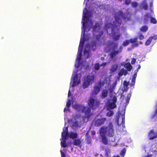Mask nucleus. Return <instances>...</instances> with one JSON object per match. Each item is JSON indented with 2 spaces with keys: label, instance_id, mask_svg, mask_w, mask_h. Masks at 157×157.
<instances>
[{
  "label": "nucleus",
  "instance_id": "24",
  "mask_svg": "<svg viewBox=\"0 0 157 157\" xmlns=\"http://www.w3.org/2000/svg\"><path fill=\"white\" fill-rule=\"evenodd\" d=\"M150 22L151 23L155 24L157 23V21L155 18L151 16H150Z\"/></svg>",
  "mask_w": 157,
  "mask_h": 157
},
{
  "label": "nucleus",
  "instance_id": "38",
  "mask_svg": "<svg viewBox=\"0 0 157 157\" xmlns=\"http://www.w3.org/2000/svg\"><path fill=\"white\" fill-rule=\"evenodd\" d=\"M103 32L102 31H99V42L100 41H101V39L100 38V37L102 35H103Z\"/></svg>",
  "mask_w": 157,
  "mask_h": 157
},
{
  "label": "nucleus",
  "instance_id": "34",
  "mask_svg": "<svg viewBox=\"0 0 157 157\" xmlns=\"http://www.w3.org/2000/svg\"><path fill=\"white\" fill-rule=\"evenodd\" d=\"M93 93L95 94H98V86H94V91Z\"/></svg>",
  "mask_w": 157,
  "mask_h": 157
},
{
  "label": "nucleus",
  "instance_id": "29",
  "mask_svg": "<svg viewBox=\"0 0 157 157\" xmlns=\"http://www.w3.org/2000/svg\"><path fill=\"white\" fill-rule=\"evenodd\" d=\"M130 43L129 40H125L122 44V45L124 46H126L128 45Z\"/></svg>",
  "mask_w": 157,
  "mask_h": 157
},
{
  "label": "nucleus",
  "instance_id": "5",
  "mask_svg": "<svg viewBox=\"0 0 157 157\" xmlns=\"http://www.w3.org/2000/svg\"><path fill=\"white\" fill-rule=\"evenodd\" d=\"M94 75H87L84 79V82L83 84V87L84 88H87L90 84H91L94 82Z\"/></svg>",
  "mask_w": 157,
  "mask_h": 157
},
{
  "label": "nucleus",
  "instance_id": "47",
  "mask_svg": "<svg viewBox=\"0 0 157 157\" xmlns=\"http://www.w3.org/2000/svg\"><path fill=\"white\" fill-rule=\"evenodd\" d=\"M128 89V86H124V90L123 91H127Z\"/></svg>",
  "mask_w": 157,
  "mask_h": 157
},
{
  "label": "nucleus",
  "instance_id": "26",
  "mask_svg": "<svg viewBox=\"0 0 157 157\" xmlns=\"http://www.w3.org/2000/svg\"><path fill=\"white\" fill-rule=\"evenodd\" d=\"M85 140H86V143L87 144H91V138L90 136H88L86 137L85 138Z\"/></svg>",
  "mask_w": 157,
  "mask_h": 157
},
{
  "label": "nucleus",
  "instance_id": "63",
  "mask_svg": "<svg viewBox=\"0 0 157 157\" xmlns=\"http://www.w3.org/2000/svg\"><path fill=\"white\" fill-rule=\"evenodd\" d=\"M148 156H149L148 157H151L152 156V155H149Z\"/></svg>",
  "mask_w": 157,
  "mask_h": 157
},
{
  "label": "nucleus",
  "instance_id": "43",
  "mask_svg": "<svg viewBox=\"0 0 157 157\" xmlns=\"http://www.w3.org/2000/svg\"><path fill=\"white\" fill-rule=\"evenodd\" d=\"M155 117H157V109L155 111V113L152 116L151 118H154Z\"/></svg>",
  "mask_w": 157,
  "mask_h": 157
},
{
  "label": "nucleus",
  "instance_id": "32",
  "mask_svg": "<svg viewBox=\"0 0 157 157\" xmlns=\"http://www.w3.org/2000/svg\"><path fill=\"white\" fill-rule=\"evenodd\" d=\"M113 113V112L112 110H109V111L107 113L106 115L108 117H110L112 116Z\"/></svg>",
  "mask_w": 157,
  "mask_h": 157
},
{
  "label": "nucleus",
  "instance_id": "55",
  "mask_svg": "<svg viewBox=\"0 0 157 157\" xmlns=\"http://www.w3.org/2000/svg\"><path fill=\"white\" fill-rule=\"evenodd\" d=\"M136 74H137V73H136L135 74H134V75H133V78H134L135 79H136Z\"/></svg>",
  "mask_w": 157,
  "mask_h": 157
},
{
  "label": "nucleus",
  "instance_id": "51",
  "mask_svg": "<svg viewBox=\"0 0 157 157\" xmlns=\"http://www.w3.org/2000/svg\"><path fill=\"white\" fill-rule=\"evenodd\" d=\"M71 95V90H69L68 92V97H70Z\"/></svg>",
  "mask_w": 157,
  "mask_h": 157
},
{
  "label": "nucleus",
  "instance_id": "58",
  "mask_svg": "<svg viewBox=\"0 0 157 157\" xmlns=\"http://www.w3.org/2000/svg\"><path fill=\"white\" fill-rule=\"evenodd\" d=\"M132 82H133L134 84L135 83V79L134 78H133L132 79Z\"/></svg>",
  "mask_w": 157,
  "mask_h": 157
},
{
  "label": "nucleus",
  "instance_id": "12",
  "mask_svg": "<svg viewBox=\"0 0 157 157\" xmlns=\"http://www.w3.org/2000/svg\"><path fill=\"white\" fill-rule=\"evenodd\" d=\"M71 138L72 139H76L78 137V134L76 132H67V136Z\"/></svg>",
  "mask_w": 157,
  "mask_h": 157
},
{
  "label": "nucleus",
  "instance_id": "61",
  "mask_svg": "<svg viewBox=\"0 0 157 157\" xmlns=\"http://www.w3.org/2000/svg\"><path fill=\"white\" fill-rule=\"evenodd\" d=\"M120 50L119 51L121 50L122 51V49L123 48V47L122 46H121L120 47Z\"/></svg>",
  "mask_w": 157,
  "mask_h": 157
},
{
  "label": "nucleus",
  "instance_id": "44",
  "mask_svg": "<svg viewBox=\"0 0 157 157\" xmlns=\"http://www.w3.org/2000/svg\"><path fill=\"white\" fill-rule=\"evenodd\" d=\"M131 2V0H125V3L127 5L129 4Z\"/></svg>",
  "mask_w": 157,
  "mask_h": 157
},
{
  "label": "nucleus",
  "instance_id": "25",
  "mask_svg": "<svg viewBox=\"0 0 157 157\" xmlns=\"http://www.w3.org/2000/svg\"><path fill=\"white\" fill-rule=\"evenodd\" d=\"M84 43V40H82V39L81 38L78 48L82 49Z\"/></svg>",
  "mask_w": 157,
  "mask_h": 157
},
{
  "label": "nucleus",
  "instance_id": "52",
  "mask_svg": "<svg viewBox=\"0 0 157 157\" xmlns=\"http://www.w3.org/2000/svg\"><path fill=\"white\" fill-rule=\"evenodd\" d=\"M61 157H65V154L61 151Z\"/></svg>",
  "mask_w": 157,
  "mask_h": 157
},
{
  "label": "nucleus",
  "instance_id": "64",
  "mask_svg": "<svg viewBox=\"0 0 157 157\" xmlns=\"http://www.w3.org/2000/svg\"><path fill=\"white\" fill-rule=\"evenodd\" d=\"M100 157H104L102 155H100Z\"/></svg>",
  "mask_w": 157,
  "mask_h": 157
},
{
  "label": "nucleus",
  "instance_id": "40",
  "mask_svg": "<svg viewBox=\"0 0 157 157\" xmlns=\"http://www.w3.org/2000/svg\"><path fill=\"white\" fill-rule=\"evenodd\" d=\"M144 38V35H143L142 34H140L139 36V38L140 40H143Z\"/></svg>",
  "mask_w": 157,
  "mask_h": 157
},
{
  "label": "nucleus",
  "instance_id": "22",
  "mask_svg": "<svg viewBox=\"0 0 157 157\" xmlns=\"http://www.w3.org/2000/svg\"><path fill=\"white\" fill-rule=\"evenodd\" d=\"M72 126L74 128H77L80 127L78 121H76L73 123Z\"/></svg>",
  "mask_w": 157,
  "mask_h": 157
},
{
  "label": "nucleus",
  "instance_id": "33",
  "mask_svg": "<svg viewBox=\"0 0 157 157\" xmlns=\"http://www.w3.org/2000/svg\"><path fill=\"white\" fill-rule=\"evenodd\" d=\"M110 45H113V47L114 49H115L117 47L118 45V44L117 43H115L113 41H111L110 43Z\"/></svg>",
  "mask_w": 157,
  "mask_h": 157
},
{
  "label": "nucleus",
  "instance_id": "48",
  "mask_svg": "<svg viewBox=\"0 0 157 157\" xmlns=\"http://www.w3.org/2000/svg\"><path fill=\"white\" fill-rule=\"evenodd\" d=\"M150 37L152 38V39H154L155 40H156L157 39V35H155L153 36H151Z\"/></svg>",
  "mask_w": 157,
  "mask_h": 157
},
{
  "label": "nucleus",
  "instance_id": "28",
  "mask_svg": "<svg viewBox=\"0 0 157 157\" xmlns=\"http://www.w3.org/2000/svg\"><path fill=\"white\" fill-rule=\"evenodd\" d=\"M137 37H135L134 38L130 39L129 40V41H130V43L133 44L137 42Z\"/></svg>",
  "mask_w": 157,
  "mask_h": 157
},
{
  "label": "nucleus",
  "instance_id": "15",
  "mask_svg": "<svg viewBox=\"0 0 157 157\" xmlns=\"http://www.w3.org/2000/svg\"><path fill=\"white\" fill-rule=\"evenodd\" d=\"M118 67V64H115L113 65L110 69V73H112L116 71L117 70Z\"/></svg>",
  "mask_w": 157,
  "mask_h": 157
},
{
  "label": "nucleus",
  "instance_id": "41",
  "mask_svg": "<svg viewBox=\"0 0 157 157\" xmlns=\"http://www.w3.org/2000/svg\"><path fill=\"white\" fill-rule=\"evenodd\" d=\"M124 86H128L129 85V82H127V81L125 80L124 82Z\"/></svg>",
  "mask_w": 157,
  "mask_h": 157
},
{
  "label": "nucleus",
  "instance_id": "7",
  "mask_svg": "<svg viewBox=\"0 0 157 157\" xmlns=\"http://www.w3.org/2000/svg\"><path fill=\"white\" fill-rule=\"evenodd\" d=\"M82 109V111L83 112H85V115L82 117V121L83 122H87L91 116L93 115V113L91 112V109Z\"/></svg>",
  "mask_w": 157,
  "mask_h": 157
},
{
  "label": "nucleus",
  "instance_id": "49",
  "mask_svg": "<svg viewBox=\"0 0 157 157\" xmlns=\"http://www.w3.org/2000/svg\"><path fill=\"white\" fill-rule=\"evenodd\" d=\"M90 128H89V129L86 132V137L88 136H90L89 135V134L90 132Z\"/></svg>",
  "mask_w": 157,
  "mask_h": 157
},
{
  "label": "nucleus",
  "instance_id": "30",
  "mask_svg": "<svg viewBox=\"0 0 157 157\" xmlns=\"http://www.w3.org/2000/svg\"><path fill=\"white\" fill-rule=\"evenodd\" d=\"M117 83V80H116L114 82V83L112 84V88H110L109 90L110 91H111L112 90H113L114 89H115V88L116 86Z\"/></svg>",
  "mask_w": 157,
  "mask_h": 157
},
{
  "label": "nucleus",
  "instance_id": "14",
  "mask_svg": "<svg viewBox=\"0 0 157 157\" xmlns=\"http://www.w3.org/2000/svg\"><path fill=\"white\" fill-rule=\"evenodd\" d=\"M108 93V91L106 89L103 90L101 94L100 95L101 98L103 99L107 97Z\"/></svg>",
  "mask_w": 157,
  "mask_h": 157
},
{
  "label": "nucleus",
  "instance_id": "60",
  "mask_svg": "<svg viewBox=\"0 0 157 157\" xmlns=\"http://www.w3.org/2000/svg\"><path fill=\"white\" fill-rule=\"evenodd\" d=\"M69 110L70 111L69 109H64V111L65 112V111Z\"/></svg>",
  "mask_w": 157,
  "mask_h": 157
},
{
  "label": "nucleus",
  "instance_id": "18",
  "mask_svg": "<svg viewBox=\"0 0 157 157\" xmlns=\"http://www.w3.org/2000/svg\"><path fill=\"white\" fill-rule=\"evenodd\" d=\"M82 141L80 139H75L73 142V144L75 146H80L81 147Z\"/></svg>",
  "mask_w": 157,
  "mask_h": 157
},
{
  "label": "nucleus",
  "instance_id": "10",
  "mask_svg": "<svg viewBox=\"0 0 157 157\" xmlns=\"http://www.w3.org/2000/svg\"><path fill=\"white\" fill-rule=\"evenodd\" d=\"M73 82L72 84V80H71L70 82V86L73 87L80 83V80L78 79V75L76 74L73 78Z\"/></svg>",
  "mask_w": 157,
  "mask_h": 157
},
{
  "label": "nucleus",
  "instance_id": "2",
  "mask_svg": "<svg viewBox=\"0 0 157 157\" xmlns=\"http://www.w3.org/2000/svg\"><path fill=\"white\" fill-rule=\"evenodd\" d=\"M98 22H97L93 27V36L91 39L90 42L86 45L84 50V54L86 58L90 56L89 51H95L97 49L98 42V34H95L98 32Z\"/></svg>",
  "mask_w": 157,
  "mask_h": 157
},
{
  "label": "nucleus",
  "instance_id": "53",
  "mask_svg": "<svg viewBox=\"0 0 157 157\" xmlns=\"http://www.w3.org/2000/svg\"><path fill=\"white\" fill-rule=\"evenodd\" d=\"M139 45V44L138 43H135L133 45V46L134 47H138Z\"/></svg>",
  "mask_w": 157,
  "mask_h": 157
},
{
  "label": "nucleus",
  "instance_id": "62",
  "mask_svg": "<svg viewBox=\"0 0 157 157\" xmlns=\"http://www.w3.org/2000/svg\"><path fill=\"white\" fill-rule=\"evenodd\" d=\"M112 157H120V156L118 155H117V156L114 155Z\"/></svg>",
  "mask_w": 157,
  "mask_h": 157
},
{
  "label": "nucleus",
  "instance_id": "46",
  "mask_svg": "<svg viewBox=\"0 0 157 157\" xmlns=\"http://www.w3.org/2000/svg\"><path fill=\"white\" fill-rule=\"evenodd\" d=\"M95 69L96 70H98V63H96L94 66Z\"/></svg>",
  "mask_w": 157,
  "mask_h": 157
},
{
  "label": "nucleus",
  "instance_id": "11",
  "mask_svg": "<svg viewBox=\"0 0 157 157\" xmlns=\"http://www.w3.org/2000/svg\"><path fill=\"white\" fill-rule=\"evenodd\" d=\"M149 140H152L157 138V132H155L153 129L150 130L148 135Z\"/></svg>",
  "mask_w": 157,
  "mask_h": 157
},
{
  "label": "nucleus",
  "instance_id": "1",
  "mask_svg": "<svg viewBox=\"0 0 157 157\" xmlns=\"http://www.w3.org/2000/svg\"><path fill=\"white\" fill-rule=\"evenodd\" d=\"M120 17L126 21H129L131 19V15L130 12L124 13L121 10H119L115 14V21H113V23H107L105 26V29L107 33L110 36H113V39L115 41L118 40L121 35L119 29L122 23Z\"/></svg>",
  "mask_w": 157,
  "mask_h": 157
},
{
  "label": "nucleus",
  "instance_id": "9",
  "mask_svg": "<svg viewBox=\"0 0 157 157\" xmlns=\"http://www.w3.org/2000/svg\"><path fill=\"white\" fill-rule=\"evenodd\" d=\"M117 101V98L116 96H113L112 99L109 100L106 104L107 108H116V104Z\"/></svg>",
  "mask_w": 157,
  "mask_h": 157
},
{
  "label": "nucleus",
  "instance_id": "27",
  "mask_svg": "<svg viewBox=\"0 0 157 157\" xmlns=\"http://www.w3.org/2000/svg\"><path fill=\"white\" fill-rule=\"evenodd\" d=\"M152 40V38L150 37L147 40L145 43V44L146 46H148L149 45Z\"/></svg>",
  "mask_w": 157,
  "mask_h": 157
},
{
  "label": "nucleus",
  "instance_id": "45",
  "mask_svg": "<svg viewBox=\"0 0 157 157\" xmlns=\"http://www.w3.org/2000/svg\"><path fill=\"white\" fill-rule=\"evenodd\" d=\"M151 152L153 153V154L156 155L157 154V150H152Z\"/></svg>",
  "mask_w": 157,
  "mask_h": 157
},
{
  "label": "nucleus",
  "instance_id": "23",
  "mask_svg": "<svg viewBox=\"0 0 157 157\" xmlns=\"http://www.w3.org/2000/svg\"><path fill=\"white\" fill-rule=\"evenodd\" d=\"M148 30V28L146 25H144L142 26L140 29V31L144 32H145L147 31Z\"/></svg>",
  "mask_w": 157,
  "mask_h": 157
},
{
  "label": "nucleus",
  "instance_id": "21",
  "mask_svg": "<svg viewBox=\"0 0 157 157\" xmlns=\"http://www.w3.org/2000/svg\"><path fill=\"white\" fill-rule=\"evenodd\" d=\"M106 120V119L105 118L99 119V126L103 124Z\"/></svg>",
  "mask_w": 157,
  "mask_h": 157
},
{
  "label": "nucleus",
  "instance_id": "16",
  "mask_svg": "<svg viewBox=\"0 0 157 157\" xmlns=\"http://www.w3.org/2000/svg\"><path fill=\"white\" fill-rule=\"evenodd\" d=\"M128 74L127 71L125 70L124 68L121 69L118 72V75L120 76H122L123 75H126Z\"/></svg>",
  "mask_w": 157,
  "mask_h": 157
},
{
  "label": "nucleus",
  "instance_id": "54",
  "mask_svg": "<svg viewBox=\"0 0 157 157\" xmlns=\"http://www.w3.org/2000/svg\"><path fill=\"white\" fill-rule=\"evenodd\" d=\"M92 134L93 135H94L95 134L96 132H95L94 131H92Z\"/></svg>",
  "mask_w": 157,
  "mask_h": 157
},
{
  "label": "nucleus",
  "instance_id": "50",
  "mask_svg": "<svg viewBox=\"0 0 157 157\" xmlns=\"http://www.w3.org/2000/svg\"><path fill=\"white\" fill-rule=\"evenodd\" d=\"M147 7L148 6L147 4H145L143 6V8L145 10H147Z\"/></svg>",
  "mask_w": 157,
  "mask_h": 157
},
{
  "label": "nucleus",
  "instance_id": "37",
  "mask_svg": "<svg viewBox=\"0 0 157 157\" xmlns=\"http://www.w3.org/2000/svg\"><path fill=\"white\" fill-rule=\"evenodd\" d=\"M126 150L124 148L121 151L120 153L121 155L124 157L125 153Z\"/></svg>",
  "mask_w": 157,
  "mask_h": 157
},
{
  "label": "nucleus",
  "instance_id": "59",
  "mask_svg": "<svg viewBox=\"0 0 157 157\" xmlns=\"http://www.w3.org/2000/svg\"><path fill=\"white\" fill-rule=\"evenodd\" d=\"M130 98H128L126 101L127 103H128Z\"/></svg>",
  "mask_w": 157,
  "mask_h": 157
},
{
  "label": "nucleus",
  "instance_id": "57",
  "mask_svg": "<svg viewBox=\"0 0 157 157\" xmlns=\"http://www.w3.org/2000/svg\"><path fill=\"white\" fill-rule=\"evenodd\" d=\"M140 67H141L140 65H139L138 66V67L137 69V71H138V70L140 69Z\"/></svg>",
  "mask_w": 157,
  "mask_h": 157
},
{
  "label": "nucleus",
  "instance_id": "17",
  "mask_svg": "<svg viewBox=\"0 0 157 157\" xmlns=\"http://www.w3.org/2000/svg\"><path fill=\"white\" fill-rule=\"evenodd\" d=\"M121 52V51H118L116 50H113L110 53V56L111 58H113L116 55H117L119 52Z\"/></svg>",
  "mask_w": 157,
  "mask_h": 157
},
{
  "label": "nucleus",
  "instance_id": "8",
  "mask_svg": "<svg viewBox=\"0 0 157 157\" xmlns=\"http://www.w3.org/2000/svg\"><path fill=\"white\" fill-rule=\"evenodd\" d=\"M125 109H123L121 111L120 110L118 111V116L117 117L116 121L117 122L118 124H119V118L120 116H121L122 117V122L121 124L124 127L125 124Z\"/></svg>",
  "mask_w": 157,
  "mask_h": 157
},
{
  "label": "nucleus",
  "instance_id": "13",
  "mask_svg": "<svg viewBox=\"0 0 157 157\" xmlns=\"http://www.w3.org/2000/svg\"><path fill=\"white\" fill-rule=\"evenodd\" d=\"M95 103V99L92 98H90L88 101V103L90 108H93Z\"/></svg>",
  "mask_w": 157,
  "mask_h": 157
},
{
  "label": "nucleus",
  "instance_id": "42",
  "mask_svg": "<svg viewBox=\"0 0 157 157\" xmlns=\"http://www.w3.org/2000/svg\"><path fill=\"white\" fill-rule=\"evenodd\" d=\"M136 59L133 58L132 59L131 62V63L132 64H134L136 62Z\"/></svg>",
  "mask_w": 157,
  "mask_h": 157
},
{
  "label": "nucleus",
  "instance_id": "36",
  "mask_svg": "<svg viewBox=\"0 0 157 157\" xmlns=\"http://www.w3.org/2000/svg\"><path fill=\"white\" fill-rule=\"evenodd\" d=\"M131 4L132 6L133 7H136L138 6V3L136 2H133Z\"/></svg>",
  "mask_w": 157,
  "mask_h": 157
},
{
  "label": "nucleus",
  "instance_id": "19",
  "mask_svg": "<svg viewBox=\"0 0 157 157\" xmlns=\"http://www.w3.org/2000/svg\"><path fill=\"white\" fill-rule=\"evenodd\" d=\"M124 66L125 68L127 69V71H130L132 68V67L129 63H125Z\"/></svg>",
  "mask_w": 157,
  "mask_h": 157
},
{
  "label": "nucleus",
  "instance_id": "56",
  "mask_svg": "<svg viewBox=\"0 0 157 157\" xmlns=\"http://www.w3.org/2000/svg\"><path fill=\"white\" fill-rule=\"evenodd\" d=\"M120 77L121 76H120L119 75L117 77V78L118 81H119L120 80Z\"/></svg>",
  "mask_w": 157,
  "mask_h": 157
},
{
  "label": "nucleus",
  "instance_id": "6",
  "mask_svg": "<svg viewBox=\"0 0 157 157\" xmlns=\"http://www.w3.org/2000/svg\"><path fill=\"white\" fill-rule=\"evenodd\" d=\"M68 127H65L63 128V131L62 132V137L63 141H61V145L62 147H66L67 145L66 143V140L67 138Z\"/></svg>",
  "mask_w": 157,
  "mask_h": 157
},
{
  "label": "nucleus",
  "instance_id": "35",
  "mask_svg": "<svg viewBox=\"0 0 157 157\" xmlns=\"http://www.w3.org/2000/svg\"><path fill=\"white\" fill-rule=\"evenodd\" d=\"M81 56H78L77 59H78V66H77V68H78L79 66V63L81 61Z\"/></svg>",
  "mask_w": 157,
  "mask_h": 157
},
{
  "label": "nucleus",
  "instance_id": "39",
  "mask_svg": "<svg viewBox=\"0 0 157 157\" xmlns=\"http://www.w3.org/2000/svg\"><path fill=\"white\" fill-rule=\"evenodd\" d=\"M82 49L78 48V55L82 56Z\"/></svg>",
  "mask_w": 157,
  "mask_h": 157
},
{
  "label": "nucleus",
  "instance_id": "4",
  "mask_svg": "<svg viewBox=\"0 0 157 157\" xmlns=\"http://www.w3.org/2000/svg\"><path fill=\"white\" fill-rule=\"evenodd\" d=\"M84 15L83 16L82 21V26L83 29L82 30V33H83V35H84L85 31V29L86 28V25L88 21H89L90 18L92 16V13L90 12H89L87 13L83 12Z\"/></svg>",
  "mask_w": 157,
  "mask_h": 157
},
{
  "label": "nucleus",
  "instance_id": "31",
  "mask_svg": "<svg viewBox=\"0 0 157 157\" xmlns=\"http://www.w3.org/2000/svg\"><path fill=\"white\" fill-rule=\"evenodd\" d=\"M71 101L70 99L67 100V104H66V107L67 108H69L71 106Z\"/></svg>",
  "mask_w": 157,
  "mask_h": 157
},
{
  "label": "nucleus",
  "instance_id": "3",
  "mask_svg": "<svg viewBox=\"0 0 157 157\" xmlns=\"http://www.w3.org/2000/svg\"><path fill=\"white\" fill-rule=\"evenodd\" d=\"M114 129L113 124L110 122L108 126H103L100 129L99 133L101 141L105 145L108 144V139L106 136L109 137L113 136L114 135Z\"/></svg>",
  "mask_w": 157,
  "mask_h": 157
},
{
  "label": "nucleus",
  "instance_id": "20",
  "mask_svg": "<svg viewBox=\"0 0 157 157\" xmlns=\"http://www.w3.org/2000/svg\"><path fill=\"white\" fill-rule=\"evenodd\" d=\"M149 14L148 13H146L144 15V22L145 24L147 23L149 21V18L150 17Z\"/></svg>",
  "mask_w": 157,
  "mask_h": 157
}]
</instances>
